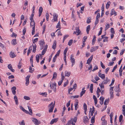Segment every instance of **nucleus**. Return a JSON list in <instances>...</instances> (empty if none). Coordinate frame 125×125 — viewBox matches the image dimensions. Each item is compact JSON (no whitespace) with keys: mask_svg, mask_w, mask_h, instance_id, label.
Masks as SVG:
<instances>
[{"mask_svg":"<svg viewBox=\"0 0 125 125\" xmlns=\"http://www.w3.org/2000/svg\"><path fill=\"white\" fill-rule=\"evenodd\" d=\"M55 105V101H54V103L53 104V102H51L48 105V107H49V112L51 113L52 112L53 108L54 107Z\"/></svg>","mask_w":125,"mask_h":125,"instance_id":"f257e3e1","label":"nucleus"},{"mask_svg":"<svg viewBox=\"0 0 125 125\" xmlns=\"http://www.w3.org/2000/svg\"><path fill=\"white\" fill-rule=\"evenodd\" d=\"M31 26H32L31 34L32 35H33L34 34L35 32V23L34 21V20H31Z\"/></svg>","mask_w":125,"mask_h":125,"instance_id":"f03ea898","label":"nucleus"},{"mask_svg":"<svg viewBox=\"0 0 125 125\" xmlns=\"http://www.w3.org/2000/svg\"><path fill=\"white\" fill-rule=\"evenodd\" d=\"M50 86L52 89L55 92H56V83H51L50 85Z\"/></svg>","mask_w":125,"mask_h":125,"instance_id":"7ed1b4c3","label":"nucleus"},{"mask_svg":"<svg viewBox=\"0 0 125 125\" xmlns=\"http://www.w3.org/2000/svg\"><path fill=\"white\" fill-rule=\"evenodd\" d=\"M32 121L34 124L36 125H39L41 123L40 121H38L37 119L35 118H33L32 119Z\"/></svg>","mask_w":125,"mask_h":125,"instance_id":"20e7f679","label":"nucleus"},{"mask_svg":"<svg viewBox=\"0 0 125 125\" xmlns=\"http://www.w3.org/2000/svg\"><path fill=\"white\" fill-rule=\"evenodd\" d=\"M73 56L72 55L70 56V60L72 63V66L73 67L75 63V59L74 58H73Z\"/></svg>","mask_w":125,"mask_h":125,"instance_id":"39448f33","label":"nucleus"},{"mask_svg":"<svg viewBox=\"0 0 125 125\" xmlns=\"http://www.w3.org/2000/svg\"><path fill=\"white\" fill-rule=\"evenodd\" d=\"M93 57V55H92L87 60L86 64H90V63L91 62Z\"/></svg>","mask_w":125,"mask_h":125,"instance_id":"423d86ee","label":"nucleus"},{"mask_svg":"<svg viewBox=\"0 0 125 125\" xmlns=\"http://www.w3.org/2000/svg\"><path fill=\"white\" fill-rule=\"evenodd\" d=\"M16 89V87L15 86H13L11 88V90L12 94H13L15 95L16 94V92L15 90Z\"/></svg>","mask_w":125,"mask_h":125,"instance_id":"0eeeda50","label":"nucleus"},{"mask_svg":"<svg viewBox=\"0 0 125 125\" xmlns=\"http://www.w3.org/2000/svg\"><path fill=\"white\" fill-rule=\"evenodd\" d=\"M98 46L92 47L91 49L90 52H92L95 51L96 49L98 48Z\"/></svg>","mask_w":125,"mask_h":125,"instance_id":"6e6552de","label":"nucleus"},{"mask_svg":"<svg viewBox=\"0 0 125 125\" xmlns=\"http://www.w3.org/2000/svg\"><path fill=\"white\" fill-rule=\"evenodd\" d=\"M30 77V76L28 75L26 78V86H27L29 84V79Z\"/></svg>","mask_w":125,"mask_h":125,"instance_id":"1a4fd4ad","label":"nucleus"},{"mask_svg":"<svg viewBox=\"0 0 125 125\" xmlns=\"http://www.w3.org/2000/svg\"><path fill=\"white\" fill-rule=\"evenodd\" d=\"M98 75L102 79H104L105 78V74H102L100 72H98Z\"/></svg>","mask_w":125,"mask_h":125,"instance_id":"9d476101","label":"nucleus"},{"mask_svg":"<svg viewBox=\"0 0 125 125\" xmlns=\"http://www.w3.org/2000/svg\"><path fill=\"white\" fill-rule=\"evenodd\" d=\"M109 81H110V80L107 77L106 78L105 80H104L102 83L104 84H106Z\"/></svg>","mask_w":125,"mask_h":125,"instance_id":"9b49d317","label":"nucleus"},{"mask_svg":"<svg viewBox=\"0 0 125 125\" xmlns=\"http://www.w3.org/2000/svg\"><path fill=\"white\" fill-rule=\"evenodd\" d=\"M58 120V118H54V119L51 120V121L50 123L51 124H53L54 123L56 122Z\"/></svg>","mask_w":125,"mask_h":125,"instance_id":"f8f14e48","label":"nucleus"},{"mask_svg":"<svg viewBox=\"0 0 125 125\" xmlns=\"http://www.w3.org/2000/svg\"><path fill=\"white\" fill-rule=\"evenodd\" d=\"M88 119L87 116H84L83 117V121L84 123H86L88 122Z\"/></svg>","mask_w":125,"mask_h":125,"instance_id":"ddd939ff","label":"nucleus"},{"mask_svg":"<svg viewBox=\"0 0 125 125\" xmlns=\"http://www.w3.org/2000/svg\"><path fill=\"white\" fill-rule=\"evenodd\" d=\"M43 10V8L41 7H40L39 8V16L40 17L41 15L42 12Z\"/></svg>","mask_w":125,"mask_h":125,"instance_id":"4468645a","label":"nucleus"},{"mask_svg":"<svg viewBox=\"0 0 125 125\" xmlns=\"http://www.w3.org/2000/svg\"><path fill=\"white\" fill-rule=\"evenodd\" d=\"M20 108L24 112H25L27 114H29V112L27 110H25L22 106H20Z\"/></svg>","mask_w":125,"mask_h":125,"instance_id":"2eb2a0df","label":"nucleus"},{"mask_svg":"<svg viewBox=\"0 0 125 125\" xmlns=\"http://www.w3.org/2000/svg\"><path fill=\"white\" fill-rule=\"evenodd\" d=\"M8 68L10 69L12 72H14V70L12 69V65L11 64H9L8 66Z\"/></svg>","mask_w":125,"mask_h":125,"instance_id":"dca6fc26","label":"nucleus"},{"mask_svg":"<svg viewBox=\"0 0 125 125\" xmlns=\"http://www.w3.org/2000/svg\"><path fill=\"white\" fill-rule=\"evenodd\" d=\"M10 57L12 58H14L16 56L14 52L12 51L10 52Z\"/></svg>","mask_w":125,"mask_h":125,"instance_id":"f3484780","label":"nucleus"},{"mask_svg":"<svg viewBox=\"0 0 125 125\" xmlns=\"http://www.w3.org/2000/svg\"><path fill=\"white\" fill-rule=\"evenodd\" d=\"M53 19L54 21H57L58 17V15L56 13H54L53 15Z\"/></svg>","mask_w":125,"mask_h":125,"instance_id":"a211bd4d","label":"nucleus"},{"mask_svg":"<svg viewBox=\"0 0 125 125\" xmlns=\"http://www.w3.org/2000/svg\"><path fill=\"white\" fill-rule=\"evenodd\" d=\"M104 99V98L102 96H101L100 97V103L101 105H102L103 104Z\"/></svg>","mask_w":125,"mask_h":125,"instance_id":"6ab92c4d","label":"nucleus"},{"mask_svg":"<svg viewBox=\"0 0 125 125\" xmlns=\"http://www.w3.org/2000/svg\"><path fill=\"white\" fill-rule=\"evenodd\" d=\"M14 99L16 102V104L18 105V102L17 99V97L16 95H15L14 97Z\"/></svg>","mask_w":125,"mask_h":125,"instance_id":"aec40b11","label":"nucleus"},{"mask_svg":"<svg viewBox=\"0 0 125 125\" xmlns=\"http://www.w3.org/2000/svg\"><path fill=\"white\" fill-rule=\"evenodd\" d=\"M71 73L70 72H68L67 71H65V76L69 77L70 76Z\"/></svg>","mask_w":125,"mask_h":125,"instance_id":"412c9836","label":"nucleus"},{"mask_svg":"<svg viewBox=\"0 0 125 125\" xmlns=\"http://www.w3.org/2000/svg\"><path fill=\"white\" fill-rule=\"evenodd\" d=\"M56 41H55L54 42L52 46V48L55 50L56 48Z\"/></svg>","mask_w":125,"mask_h":125,"instance_id":"4be33fe9","label":"nucleus"},{"mask_svg":"<svg viewBox=\"0 0 125 125\" xmlns=\"http://www.w3.org/2000/svg\"><path fill=\"white\" fill-rule=\"evenodd\" d=\"M76 32L77 33V34H76V35H78L81 32V31L79 29V28L78 27H77L76 28Z\"/></svg>","mask_w":125,"mask_h":125,"instance_id":"5701e85b","label":"nucleus"},{"mask_svg":"<svg viewBox=\"0 0 125 125\" xmlns=\"http://www.w3.org/2000/svg\"><path fill=\"white\" fill-rule=\"evenodd\" d=\"M111 14V16H112L113 14L115 15V16H116L117 15L116 12L115 11L114 9H112V10Z\"/></svg>","mask_w":125,"mask_h":125,"instance_id":"b1692460","label":"nucleus"},{"mask_svg":"<svg viewBox=\"0 0 125 125\" xmlns=\"http://www.w3.org/2000/svg\"><path fill=\"white\" fill-rule=\"evenodd\" d=\"M114 91L113 90H111V91H110V98H113L114 97V94H113Z\"/></svg>","mask_w":125,"mask_h":125,"instance_id":"393cba45","label":"nucleus"},{"mask_svg":"<svg viewBox=\"0 0 125 125\" xmlns=\"http://www.w3.org/2000/svg\"><path fill=\"white\" fill-rule=\"evenodd\" d=\"M90 29V25H88L86 28V31L87 34H88L89 31Z\"/></svg>","mask_w":125,"mask_h":125,"instance_id":"a878e982","label":"nucleus"},{"mask_svg":"<svg viewBox=\"0 0 125 125\" xmlns=\"http://www.w3.org/2000/svg\"><path fill=\"white\" fill-rule=\"evenodd\" d=\"M56 28H59V29H58L56 31V32L57 31H58L61 28V27H60V22L59 21L56 27Z\"/></svg>","mask_w":125,"mask_h":125,"instance_id":"bb28decb","label":"nucleus"},{"mask_svg":"<svg viewBox=\"0 0 125 125\" xmlns=\"http://www.w3.org/2000/svg\"><path fill=\"white\" fill-rule=\"evenodd\" d=\"M109 99L108 98L107 99H106L104 102V104L106 105H107L109 103Z\"/></svg>","mask_w":125,"mask_h":125,"instance_id":"cd10ccee","label":"nucleus"},{"mask_svg":"<svg viewBox=\"0 0 125 125\" xmlns=\"http://www.w3.org/2000/svg\"><path fill=\"white\" fill-rule=\"evenodd\" d=\"M93 84H91L90 86V90L91 93H93Z\"/></svg>","mask_w":125,"mask_h":125,"instance_id":"c85d7f7f","label":"nucleus"},{"mask_svg":"<svg viewBox=\"0 0 125 125\" xmlns=\"http://www.w3.org/2000/svg\"><path fill=\"white\" fill-rule=\"evenodd\" d=\"M33 48V52L35 53L36 51V45L35 44L34 45H32Z\"/></svg>","mask_w":125,"mask_h":125,"instance_id":"c756f323","label":"nucleus"},{"mask_svg":"<svg viewBox=\"0 0 125 125\" xmlns=\"http://www.w3.org/2000/svg\"><path fill=\"white\" fill-rule=\"evenodd\" d=\"M78 104V102L77 100L76 102L74 104L75 109L76 110L77 109L78 107H77V105Z\"/></svg>","mask_w":125,"mask_h":125,"instance_id":"7c9ffc66","label":"nucleus"},{"mask_svg":"<svg viewBox=\"0 0 125 125\" xmlns=\"http://www.w3.org/2000/svg\"><path fill=\"white\" fill-rule=\"evenodd\" d=\"M73 120L72 119L70 120H69L68 122V123L66 124L67 125H69L72 124L73 123Z\"/></svg>","mask_w":125,"mask_h":125,"instance_id":"2f4dec72","label":"nucleus"},{"mask_svg":"<svg viewBox=\"0 0 125 125\" xmlns=\"http://www.w3.org/2000/svg\"><path fill=\"white\" fill-rule=\"evenodd\" d=\"M16 41V39L13 40L11 42L12 44L14 45L16 44L17 43Z\"/></svg>","mask_w":125,"mask_h":125,"instance_id":"473e14b6","label":"nucleus"},{"mask_svg":"<svg viewBox=\"0 0 125 125\" xmlns=\"http://www.w3.org/2000/svg\"><path fill=\"white\" fill-rule=\"evenodd\" d=\"M95 110V108L93 106V110H92L90 112H91V116H93V113H94V111Z\"/></svg>","mask_w":125,"mask_h":125,"instance_id":"72a5a7b5","label":"nucleus"},{"mask_svg":"<svg viewBox=\"0 0 125 125\" xmlns=\"http://www.w3.org/2000/svg\"><path fill=\"white\" fill-rule=\"evenodd\" d=\"M27 107H28V109H29V110L30 112L31 113V114H30L29 113V114L31 115H32V110L31 109V107L28 106Z\"/></svg>","mask_w":125,"mask_h":125,"instance_id":"f704fd0d","label":"nucleus"},{"mask_svg":"<svg viewBox=\"0 0 125 125\" xmlns=\"http://www.w3.org/2000/svg\"><path fill=\"white\" fill-rule=\"evenodd\" d=\"M104 84L102 83L101 84H99V85L100 86V87H101V90H102V89H104Z\"/></svg>","mask_w":125,"mask_h":125,"instance_id":"c9c22d12","label":"nucleus"},{"mask_svg":"<svg viewBox=\"0 0 125 125\" xmlns=\"http://www.w3.org/2000/svg\"><path fill=\"white\" fill-rule=\"evenodd\" d=\"M107 123L106 121L104 119L102 123V125H107Z\"/></svg>","mask_w":125,"mask_h":125,"instance_id":"e433bc0d","label":"nucleus"},{"mask_svg":"<svg viewBox=\"0 0 125 125\" xmlns=\"http://www.w3.org/2000/svg\"><path fill=\"white\" fill-rule=\"evenodd\" d=\"M96 37L95 36H94L92 41V44L93 45L94 43V42L96 40Z\"/></svg>","mask_w":125,"mask_h":125,"instance_id":"4c0bfd02","label":"nucleus"},{"mask_svg":"<svg viewBox=\"0 0 125 125\" xmlns=\"http://www.w3.org/2000/svg\"><path fill=\"white\" fill-rule=\"evenodd\" d=\"M73 42V40L72 39H71L69 41L68 43V45L69 46H71Z\"/></svg>","mask_w":125,"mask_h":125,"instance_id":"58836bf2","label":"nucleus"},{"mask_svg":"<svg viewBox=\"0 0 125 125\" xmlns=\"http://www.w3.org/2000/svg\"><path fill=\"white\" fill-rule=\"evenodd\" d=\"M115 91L117 92L120 91V90L119 87H116L115 88Z\"/></svg>","mask_w":125,"mask_h":125,"instance_id":"ea45409f","label":"nucleus"},{"mask_svg":"<svg viewBox=\"0 0 125 125\" xmlns=\"http://www.w3.org/2000/svg\"><path fill=\"white\" fill-rule=\"evenodd\" d=\"M86 91L85 90H84L83 91H82L80 94V97H81L84 94Z\"/></svg>","mask_w":125,"mask_h":125,"instance_id":"a19ab883","label":"nucleus"},{"mask_svg":"<svg viewBox=\"0 0 125 125\" xmlns=\"http://www.w3.org/2000/svg\"><path fill=\"white\" fill-rule=\"evenodd\" d=\"M29 72L31 73H32L34 71V69L32 70V68L30 66L29 67Z\"/></svg>","mask_w":125,"mask_h":125,"instance_id":"79ce46f5","label":"nucleus"},{"mask_svg":"<svg viewBox=\"0 0 125 125\" xmlns=\"http://www.w3.org/2000/svg\"><path fill=\"white\" fill-rule=\"evenodd\" d=\"M36 60L37 62L38 63L39 62V55H37L36 57Z\"/></svg>","mask_w":125,"mask_h":125,"instance_id":"37998d69","label":"nucleus"},{"mask_svg":"<svg viewBox=\"0 0 125 125\" xmlns=\"http://www.w3.org/2000/svg\"><path fill=\"white\" fill-rule=\"evenodd\" d=\"M40 44L41 46H43V45L44 43V42L43 41H42L40 42Z\"/></svg>","mask_w":125,"mask_h":125,"instance_id":"c03bdc74","label":"nucleus"},{"mask_svg":"<svg viewBox=\"0 0 125 125\" xmlns=\"http://www.w3.org/2000/svg\"><path fill=\"white\" fill-rule=\"evenodd\" d=\"M87 37L86 36H85L83 37V43H85L87 39Z\"/></svg>","mask_w":125,"mask_h":125,"instance_id":"a18cd8bd","label":"nucleus"},{"mask_svg":"<svg viewBox=\"0 0 125 125\" xmlns=\"http://www.w3.org/2000/svg\"><path fill=\"white\" fill-rule=\"evenodd\" d=\"M24 98L27 100H29L30 99L29 97L27 96H24Z\"/></svg>","mask_w":125,"mask_h":125,"instance_id":"49530a36","label":"nucleus"},{"mask_svg":"<svg viewBox=\"0 0 125 125\" xmlns=\"http://www.w3.org/2000/svg\"><path fill=\"white\" fill-rule=\"evenodd\" d=\"M79 97V96L77 95L75 96H71V98H73V99L78 98Z\"/></svg>","mask_w":125,"mask_h":125,"instance_id":"de8ad7c7","label":"nucleus"},{"mask_svg":"<svg viewBox=\"0 0 125 125\" xmlns=\"http://www.w3.org/2000/svg\"><path fill=\"white\" fill-rule=\"evenodd\" d=\"M33 13H32L31 15V16L30 17V21L33 20V17L34 15V14H33Z\"/></svg>","mask_w":125,"mask_h":125,"instance_id":"09e8293b","label":"nucleus"},{"mask_svg":"<svg viewBox=\"0 0 125 125\" xmlns=\"http://www.w3.org/2000/svg\"><path fill=\"white\" fill-rule=\"evenodd\" d=\"M57 73L56 72H54L53 74L52 79L55 78L56 77Z\"/></svg>","mask_w":125,"mask_h":125,"instance_id":"8fccbe9b","label":"nucleus"},{"mask_svg":"<svg viewBox=\"0 0 125 125\" xmlns=\"http://www.w3.org/2000/svg\"><path fill=\"white\" fill-rule=\"evenodd\" d=\"M66 108L65 107V106H64V107L63 108V111L62 112V116H63V115L64 114V112L65 111V110H66Z\"/></svg>","mask_w":125,"mask_h":125,"instance_id":"3c124183","label":"nucleus"},{"mask_svg":"<svg viewBox=\"0 0 125 125\" xmlns=\"http://www.w3.org/2000/svg\"><path fill=\"white\" fill-rule=\"evenodd\" d=\"M109 28V24H107L106 25V27L105 29V30L106 31L107 29Z\"/></svg>","mask_w":125,"mask_h":125,"instance_id":"603ef678","label":"nucleus"},{"mask_svg":"<svg viewBox=\"0 0 125 125\" xmlns=\"http://www.w3.org/2000/svg\"><path fill=\"white\" fill-rule=\"evenodd\" d=\"M123 115H120L119 117V122H121L123 119Z\"/></svg>","mask_w":125,"mask_h":125,"instance_id":"864d4df0","label":"nucleus"},{"mask_svg":"<svg viewBox=\"0 0 125 125\" xmlns=\"http://www.w3.org/2000/svg\"><path fill=\"white\" fill-rule=\"evenodd\" d=\"M83 108L84 110H87V106L86 104L84 103L83 104Z\"/></svg>","mask_w":125,"mask_h":125,"instance_id":"5fc2aeb1","label":"nucleus"},{"mask_svg":"<svg viewBox=\"0 0 125 125\" xmlns=\"http://www.w3.org/2000/svg\"><path fill=\"white\" fill-rule=\"evenodd\" d=\"M98 67L96 65H95L94 68V69L92 70V71H94L98 69Z\"/></svg>","mask_w":125,"mask_h":125,"instance_id":"6e6d98bb","label":"nucleus"},{"mask_svg":"<svg viewBox=\"0 0 125 125\" xmlns=\"http://www.w3.org/2000/svg\"><path fill=\"white\" fill-rule=\"evenodd\" d=\"M117 65H116L115 66L112 70V72H114L115 69L117 68Z\"/></svg>","mask_w":125,"mask_h":125,"instance_id":"4d7b16f0","label":"nucleus"},{"mask_svg":"<svg viewBox=\"0 0 125 125\" xmlns=\"http://www.w3.org/2000/svg\"><path fill=\"white\" fill-rule=\"evenodd\" d=\"M102 68L103 69H105V66L103 65V63H102V62H100Z\"/></svg>","mask_w":125,"mask_h":125,"instance_id":"13d9d810","label":"nucleus"},{"mask_svg":"<svg viewBox=\"0 0 125 125\" xmlns=\"http://www.w3.org/2000/svg\"><path fill=\"white\" fill-rule=\"evenodd\" d=\"M21 62H19L18 63V68L19 69H20L21 68Z\"/></svg>","mask_w":125,"mask_h":125,"instance_id":"bf43d9fd","label":"nucleus"},{"mask_svg":"<svg viewBox=\"0 0 125 125\" xmlns=\"http://www.w3.org/2000/svg\"><path fill=\"white\" fill-rule=\"evenodd\" d=\"M99 20L98 19L96 18V20L95 22V24L96 25L98 23Z\"/></svg>","mask_w":125,"mask_h":125,"instance_id":"052dcab7","label":"nucleus"},{"mask_svg":"<svg viewBox=\"0 0 125 125\" xmlns=\"http://www.w3.org/2000/svg\"><path fill=\"white\" fill-rule=\"evenodd\" d=\"M83 63L81 61L80 62V69H81L83 67Z\"/></svg>","mask_w":125,"mask_h":125,"instance_id":"680f3d73","label":"nucleus"},{"mask_svg":"<svg viewBox=\"0 0 125 125\" xmlns=\"http://www.w3.org/2000/svg\"><path fill=\"white\" fill-rule=\"evenodd\" d=\"M111 32L112 33L114 34L115 33V32L113 28H111Z\"/></svg>","mask_w":125,"mask_h":125,"instance_id":"e2e57ef3","label":"nucleus"},{"mask_svg":"<svg viewBox=\"0 0 125 125\" xmlns=\"http://www.w3.org/2000/svg\"><path fill=\"white\" fill-rule=\"evenodd\" d=\"M17 36V34L15 33L14 32H13L12 33V37H15V38Z\"/></svg>","mask_w":125,"mask_h":125,"instance_id":"0e129e2a","label":"nucleus"},{"mask_svg":"<svg viewBox=\"0 0 125 125\" xmlns=\"http://www.w3.org/2000/svg\"><path fill=\"white\" fill-rule=\"evenodd\" d=\"M68 80H67V82L64 83V84L63 86L64 87H65L68 84Z\"/></svg>","mask_w":125,"mask_h":125,"instance_id":"69168bd1","label":"nucleus"},{"mask_svg":"<svg viewBox=\"0 0 125 125\" xmlns=\"http://www.w3.org/2000/svg\"><path fill=\"white\" fill-rule=\"evenodd\" d=\"M49 15L48 13L46 14V17L47 21H48L49 19Z\"/></svg>","mask_w":125,"mask_h":125,"instance_id":"338daca9","label":"nucleus"},{"mask_svg":"<svg viewBox=\"0 0 125 125\" xmlns=\"http://www.w3.org/2000/svg\"><path fill=\"white\" fill-rule=\"evenodd\" d=\"M109 69H110L108 67V68H106L105 69V72L106 73H107V72L109 70Z\"/></svg>","mask_w":125,"mask_h":125,"instance_id":"774afa93","label":"nucleus"}]
</instances>
